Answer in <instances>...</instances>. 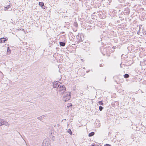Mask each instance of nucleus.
<instances>
[{"label": "nucleus", "instance_id": "obj_27", "mask_svg": "<svg viewBox=\"0 0 146 146\" xmlns=\"http://www.w3.org/2000/svg\"><path fill=\"white\" fill-rule=\"evenodd\" d=\"M83 92H82H82H80V94H83Z\"/></svg>", "mask_w": 146, "mask_h": 146}, {"label": "nucleus", "instance_id": "obj_11", "mask_svg": "<svg viewBox=\"0 0 146 146\" xmlns=\"http://www.w3.org/2000/svg\"><path fill=\"white\" fill-rule=\"evenodd\" d=\"M0 121L1 123L3 124V125H4L5 124L4 123H5V121L4 119H1L0 120Z\"/></svg>", "mask_w": 146, "mask_h": 146}, {"label": "nucleus", "instance_id": "obj_10", "mask_svg": "<svg viewBox=\"0 0 146 146\" xmlns=\"http://www.w3.org/2000/svg\"><path fill=\"white\" fill-rule=\"evenodd\" d=\"M94 133L93 132H92L90 133H89L88 134V136L90 137H91L93 135H94Z\"/></svg>", "mask_w": 146, "mask_h": 146}, {"label": "nucleus", "instance_id": "obj_1", "mask_svg": "<svg viewBox=\"0 0 146 146\" xmlns=\"http://www.w3.org/2000/svg\"><path fill=\"white\" fill-rule=\"evenodd\" d=\"M66 90V88L63 85H60L59 87V92L61 94H63Z\"/></svg>", "mask_w": 146, "mask_h": 146}, {"label": "nucleus", "instance_id": "obj_14", "mask_svg": "<svg viewBox=\"0 0 146 146\" xmlns=\"http://www.w3.org/2000/svg\"><path fill=\"white\" fill-rule=\"evenodd\" d=\"M103 108H104L101 106H100L99 107V110L101 111H102Z\"/></svg>", "mask_w": 146, "mask_h": 146}, {"label": "nucleus", "instance_id": "obj_5", "mask_svg": "<svg viewBox=\"0 0 146 146\" xmlns=\"http://www.w3.org/2000/svg\"><path fill=\"white\" fill-rule=\"evenodd\" d=\"M67 95V97H66L65 96H63V100L65 102H66L69 100L70 98L71 93H68Z\"/></svg>", "mask_w": 146, "mask_h": 146}, {"label": "nucleus", "instance_id": "obj_6", "mask_svg": "<svg viewBox=\"0 0 146 146\" xmlns=\"http://www.w3.org/2000/svg\"><path fill=\"white\" fill-rule=\"evenodd\" d=\"M7 39H6V38L4 37L1 38H0V43H3L5 42L7 40Z\"/></svg>", "mask_w": 146, "mask_h": 146}, {"label": "nucleus", "instance_id": "obj_25", "mask_svg": "<svg viewBox=\"0 0 146 146\" xmlns=\"http://www.w3.org/2000/svg\"><path fill=\"white\" fill-rule=\"evenodd\" d=\"M120 66L121 68H122L123 67L122 66L121 64H120Z\"/></svg>", "mask_w": 146, "mask_h": 146}, {"label": "nucleus", "instance_id": "obj_31", "mask_svg": "<svg viewBox=\"0 0 146 146\" xmlns=\"http://www.w3.org/2000/svg\"><path fill=\"white\" fill-rule=\"evenodd\" d=\"M114 51V50H113V51Z\"/></svg>", "mask_w": 146, "mask_h": 146}, {"label": "nucleus", "instance_id": "obj_7", "mask_svg": "<svg viewBox=\"0 0 146 146\" xmlns=\"http://www.w3.org/2000/svg\"><path fill=\"white\" fill-rule=\"evenodd\" d=\"M39 5L41 6L42 8L45 9L44 7L45 6L44 5V3L42 2H39Z\"/></svg>", "mask_w": 146, "mask_h": 146}, {"label": "nucleus", "instance_id": "obj_24", "mask_svg": "<svg viewBox=\"0 0 146 146\" xmlns=\"http://www.w3.org/2000/svg\"><path fill=\"white\" fill-rule=\"evenodd\" d=\"M2 125H3V124L1 123V122L0 121V126H2Z\"/></svg>", "mask_w": 146, "mask_h": 146}, {"label": "nucleus", "instance_id": "obj_8", "mask_svg": "<svg viewBox=\"0 0 146 146\" xmlns=\"http://www.w3.org/2000/svg\"><path fill=\"white\" fill-rule=\"evenodd\" d=\"M59 43L60 45L62 46H64L65 45V43L62 42H60Z\"/></svg>", "mask_w": 146, "mask_h": 146}, {"label": "nucleus", "instance_id": "obj_30", "mask_svg": "<svg viewBox=\"0 0 146 146\" xmlns=\"http://www.w3.org/2000/svg\"><path fill=\"white\" fill-rule=\"evenodd\" d=\"M104 55H105V54H104V53H102Z\"/></svg>", "mask_w": 146, "mask_h": 146}, {"label": "nucleus", "instance_id": "obj_21", "mask_svg": "<svg viewBox=\"0 0 146 146\" xmlns=\"http://www.w3.org/2000/svg\"><path fill=\"white\" fill-rule=\"evenodd\" d=\"M72 106V104L70 103L69 104V105L68 106H67L70 107V106Z\"/></svg>", "mask_w": 146, "mask_h": 146}, {"label": "nucleus", "instance_id": "obj_15", "mask_svg": "<svg viewBox=\"0 0 146 146\" xmlns=\"http://www.w3.org/2000/svg\"><path fill=\"white\" fill-rule=\"evenodd\" d=\"M4 125L7 126H8L9 125V124L6 121H5V122L4 123Z\"/></svg>", "mask_w": 146, "mask_h": 146}, {"label": "nucleus", "instance_id": "obj_3", "mask_svg": "<svg viewBox=\"0 0 146 146\" xmlns=\"http://www.w3.org/2000/svg\"><path fill=\"white\" fill-rule=\"evenodd\" d=\"M77 40V42L79 43L81 41H82L84 39L83 36L81 34H78L76 36Z\"/></svg>", "mask_w": 146, "mask_h": 146}, {"label": "nucleus", "instance_id": "obj_2", "mask_svg": "<svg viewBox=\"0 0 146 146\" xmlns=\"http://www.w3.org/2000/svg\"><path fill=\"white\" fill-rule=\"evenodd\" d=\"M50 143V140L48 138H46L43 140L42 146H49Z\"/></svg>", "mask_w": 146, "mask_h": 146}, {"label": "nucleus", "instance_id": "obj_28", "mask_svg": "<svg viewBox=\"0 0 146 146\" xmlns=\"http://www.w3.org/2000/svg\"><path fill=\"white\" fill-rule=\"evenodd\" d=\"M115 48H116V47L115 46L114 47L113 46V48L114 49H115Z\"/></svg>", "mask_w": 146, "mask_h": 146}, {"label": "nucleus", "instance_id": "obj_22", "mask_svg": "<svg viewBox=\"0 0 146 146\" xmlns=\"http://www.w3.org/2000/svg\"><path fill=\"white\" fill-rule=\"evenodd\" d=\"M142 26V25H139V29H140L141 27Z\"/></svg>", "mask_w": 146, "mask_h": 146}, {"label": "nucleus", "instance_id": "obj_9", "mask_svg": "<svg viewBox=\"0 0 146 146\" xmlns=\"http://www.w3.org/2000/svg\"><path fill=\"white\" fill-rule=\"evenodd\" d=\"M10 5H8L6 7H5L4 10L5 11H6L7 10V9H9V8H10Z\"/></svg>", "mask_w": 146, "mask_h": 146}, {"label": "nucleus", "instance_id": "obj_23", "mask_svg": "<svg viewBox=\"0 0 146 146\" xmlns=\"http://www.w3.org/2000/svg\"><path fill=\"white\" fill-rule=\"evenodd\" d=\"M140 29H139V31L137 32V34L139 35V33H140Z\"/></svg>", "mask_w": 146, "mask_h": 146}, {"label": "nucleus", "instance_id": "obj_17", "mask_svg": "<svg viewBox=\"0 0 146 146\" xmlns=\"http://www.w3.org/2000/svg\"><path fill=\"white\" fill-rule=\"evenodd\" d=\"M68 93H70L69 92H66L65 93L64 95V96H65L66 97H67V94H68Z\"/></svg>", "mask_w": 146, "mask_h": 146}, {"label": "nucleus", "instance_id": "obj_18", "mask_svg": "<svg viewBox=\"0 0 146 146\" xmlns=\"http://www.w3.org/2000/svg\"><path fill=\"white\" fill-rule=\"evenodd\" d=\"M42 116H40V117H37V119H38L40 120H41V119H42Z\"/></svg>", "mask_w": 146, "mask_h": 146}, {"label": "nucleus", "instance_id": "obj_12", "mask_svg": "<svg viewBox=\"0 0 146 146\" xmlns=\"http://www.w3.org/2000/svg\"><path fill=\"white\" fill-rule=\"evenodd\" d=\"M124 77L125 78H127L129 77V75L128 74H125V75H124Z\"/></svg>", "mask_w": 146, "mask_h": 146}, {"label": "nucleus", "instance_id": "obj_13", "mask_svg": "<svg viewBox=\"0 0 146 146\" xmlns=\"http://www.w3.org/2000/svg\"><path fill=\"white\" fill-rule=\"evenodd\" d=\"M67 132L71 135H72V132L71 129H69L68 130Z\"/></svg>", "mask_w": 146, "mask_h": 146}, {"label": "nucleus", "instance_id": "obj_16", "mask_svg": "<svg viewBox=\"0 0 146 146\" xmlns=\"http://www.w3.org/2000/svg\"><path fill=\"white\" fill-rule=\"evenodd\" d=\"M99 104L100 105H103L104 104L102 101H100L99 102Z\"/></svg>", "mask_w": 146, "mask_h": 146}, {"label": "nucleus", "instance_id": "obj_26", "mask_svg": "<svg viewBox=\"0 0 146 146\" xmlns=\"http://www.w3.org/2000/svg\"><path fill=\"white\" fill-rule=\"evenodd\" d=\"M91 146H95L94 145H92Z\"/></svg>", "mask_w": 146, "mask_h": 146}, {"label": "nucleus", "instance_id": "obj_19", "mask_svg": "<svg viewBox=\"0 0 146 146\" xmlns=\"http://www.w3.org/2000/svg\"><path fill=\"white\" fill-rule=\"evenodd\" d=\"M74 24H75V26L76 27H77L78 26V24L77 23H74Z\"/></svg>", "mask_w": 146, "mask_h": 146}, {"label": "nucleus", "instance_id": "obj_4", "mask_svg": "<svg viewBox=\"0 0 146 146\" xmlns=\"http://www.w3.org/2000/svg\"><path fill=\"white\" fill-rule=\"evenodd\" d=\"M60 83L59 81L54 82L53 83V85L54 88H58L60 86Z\"/></svg>", "mask_w": 146, "mask_h": 146}, {"label": "nucleus", "instance_id": "obj_29", "mask_svg": "<svg viewBox=\"0 0 146 146\" xmlns=\"http://www.w3.org/2000/svg\"><path fill=\"white\" fill-rule=\"evenodd\" d=\"M9 49V48L8 47L7 48V51H8V50Z\"/></svg>", "mask_w": 146, "mask_h": 146}, {"label": "nucleus", "instance_id": "obj_20", "mask_svg": "<svg viewBox=\"0 0 146 146\" xmlns=\"http://www.w3.org/2000/svg\"><path fill=\"white\" fill-rule=\"evenodd\" d=\"M104 64H100V67H102V66H104Z\"/></svg>", "mask_w": 146, "mask_h": 146}]
</instances>
